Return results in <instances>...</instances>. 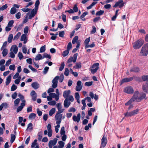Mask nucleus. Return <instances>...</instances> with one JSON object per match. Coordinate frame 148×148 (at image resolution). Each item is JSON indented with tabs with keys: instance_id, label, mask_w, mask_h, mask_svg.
<instances>
[{
	"instance_id": "nucleus-1",
	"label": "nucleus",
	"mask_w": 148,
	"mask_h": 148,
	"mask_svg": "<svg viewBox=\"0 0 148 148\" xmlns=\"http://www.w3.org/2000/svg\"><path fill=\"white\" fill-rule=\"evenodd\" d=\"M138 94L139 92L138 91H135L132 97L125 104V105H127L129 104H130L132 102L134 101L138 102H140V101H138V99L139 98H140V96H138Z\"/></svg>"
},
{
	"instance_id": "nucleus-2",
	"label": "nucleus",
	"mask_w": 148,
	"mask_h": 148,
	"mask_svg": "<svg viewBox=\"0 0 148 148\" xmlns=\"http://www.w3.org/2000/svg\"><path fill=\"white\" fill-rule=\"evenodd\" d=\"M148 53V43L144 45L142 47L140 55L141 56H146Z\"/></svg>"
},
{
	"instance_id": "nucleus-3",
	"label": "nucleus",
	"mask_w": 148,
	"mask_h": 148,
	"mask_svg": "<svg viewBox=\"0 0 148 148\" xmlns=\"http://www.w3.org/2000/svg\"><path fill=\"white\" fill-rule=\"evenodd\" d=\"M144 41L141 39L134 42L133 44V47L135 49L139 48L143 44Z\"/></svg>"
},
{
	"instance_id": "nucleus-4",
	"label": "nucleus",
	"mask_w": 148,
	"mask_h": 148,
	"mask_svg": "<svg viewBox=\"0 0 148 148\" xmlns=\"http://www.w3.org/2000/svg\"><path fill=\"white\" fill-rule=\"evenodd\" d=\"M139 111L138 109H137L132 111L130 112H127L125 114V116L126 117H130L134 116L138 113Z\"/></svg>"
},
{
	"instance_id": "nucleus-5",
	"label": "nucleus",
	"mask_w": 148,
	"mask_h": 148,
	"mask_svg": "<svg viewBox=\"0 0 148 148\" xmlns=\"http://www.w3.org/2000/svg\"><path fill=\"white\" fill-rule=\"evenodd\" d=\"M99 63H96L92 65L90 69V71L92 73L94 74L97 72L99 69Z\"/></svg>"
},
{
	"instance_id": "nucleus-6",
	"label": "nucleus",
	"mask_w": 148,
	"mask_h": 148,
	"mask_svg": "<svg viewBox=\"0 0 148 148\" xmlns=\"http://www.w3.org/2000/svg\"><path fill=\"white\" fill-rule=\"evenodd\" d=\"M59 76H56L52 80V87L55 88L57 87L58 80L59 79Z\"/></svg>"
},
{
	"instance_id": "nucleus-7",
	"label": "nucleus",
	"mask_w": 148,
	"mask_h": 148,
	"mask_svg": "<svg viewBox=\"0 0 148 148\" xmlns=\"http://www.w3.org/2000/svg\"><path fill=\"white\" fill-rule=\"evenodd\" d=\"M57 141L58 139L56 138H55L53 140H50L48 143L49 148H52L53 146H55L56 144Z\"/></svg>"
},
{
	"instance_id": "nucleus-8",
	"label": "nucleus",
	"mask_w": 148,
	"mask_h": 148,
	"mask_svg": "<svg viewBox=\"0 0 148 148\" xmlns=\"http://www.w3.org/2000/svg\"><path fill=\"white\" fill-rule=\"evenodd\" d=\"M62 117V114H58L57 113L56 114L55 118L56 121V124H60L61 122Z\"/></svg>"
},
{
	"instance_id": "nucleus-9",
	"label": "nucleus",
	"mask_w": 148,
	"mask_h": 148,
	"mask_svg": "<svg viewBox=\"0 0 148 148\" xmlns=\"http://www.w3.org/2000/svg\"><path fill=\"white\" fill-rule=\"evenodd\" d=\"M77 56L78 53H76L74 55L73 57H71L68 60L67 63H70L72 62L74 63L76 61Z\"/></svg>"
},
{
	"instance_id": "nucleus-10",
	"label": "nucleus",
	"mask_w": 148,
	"mask_h": 148,
	"mask_svg": "<svg viewBox=\"0 0 148 148\" xmlns=\"http://www.w3.org/2000/svg\"><path fill=\"white\" fill-rule=\"evenodd\" d=\"M107 143L106 137L104 135L101 140V147H104L106 145Z\"/></svg>"
},
{
	"instance_id": "nucleus-11",
	"label": "nucleus",
	"mask_w": 148,
	"mask_h": 148,
	"mask_svg": "<svg viewBox=\"0 0 148 148\" xmlns=\"http://www.w3.org/2000/svg\"><path fill=\"white\" fill-rule=\"evenodd\" d=\"M124 91L126 93L130 94L133 93L134 92L133 88L130 86L125 87L124 88Z\"/></svg>"
},
{
	"instance_id": "nucleus-12",
	"label": "nucleus",
	"mask_w": 148,
	"mask_h": 148,
	"mask_svg": "<svg viewBox=\"0 0 148 148\" xmlns=\"http://www.w3.org/2000/svg\"><path fill=\"white\" fill-rule=\"evenodd\" d=\"M80 81H78L77 83V86L75 88V90L77 91H80L82 89V85Z\"/></svg>"
},
{
	"instance_id": "nucleus-13",
	"label": "nucleus",
	"mask_w": 148,
	"mask_h": 148,
	"mask_svg": "<svg viewBox=\"0 0 148 148\" xmlns=\"http://www.w3.org/2000/svg\"><path fill=\"white\" fill-rule=\"evenodd\" d=\"M80 114L79 113H78L77 114V116L74 115L73 117V119L74 121L78 123L80 121Z\"/></svg>"
},
{
	"instance_id": "nucleus-14",
	"label": "nucleus",
	"mask_w": 148,
	"mask_h": 148,
	"mask_svg": "<svg viewBox=\"0 0 148 148\" xmlns=\"http://www.w3.org/2000/svg\"><path fill=\"white\" fill-rule=\"evenodd\" d=\"M25 101H23V103H22L21 105L18 107L17 108L16 112H18L21 111L25 105Z\"/></svg>"
},
{
	"instance_id": "nucleus-15",
	"label": "nucleus",
	"mask_w": 148,
	"mask_h": 148,
	"mask_svg": "<svg viewBox=\"0 0 148 148\" xmlns=\"http://www.w3.org/2000/svg\"><path fill=\"white\" fill-rule=\"evenodd\" d=\"M28 38L27 37V34H23L21 37V41H23L24 44L26 43L27 41Z\"/></svg>"
},
{
	"instance_id": "nucleus-16",
	"label": "nucleus",
	"mask_w": 148,
	"mask_h": 148,
	"mask_svg": "<svg viewBox=\"0 0 148 148\" xmlns=\"http://www.w3.org/2000/svg\"><path fill=\"white\" fill-rule=\"evenodd\" d=\"M30 95L32 97V100L34 101H35L37 97V94L36 93L35 91L34 90L32 91L30 93Z\"/></svg>"
},
{
	"instance_id": "nucleus-17",
	"label": "nucleus",
	"mask_w": 148,
	"mask_h": 148,
	"mask_svg": "<svg viewBox=\"0 0 148 148\" xmlns=\"http://www.w3.org/2000/svg\"><path fill=\"white\" fill-rule=\"evenodd\" d=\"M10 51L16 54L18 51V48L16 45H13L11 48Z\"/></svg>"
},
{
	"instance_id": "nucleus-18",
	"label": "nucleus",
	"mask_w": 148,
	"mask_h": 148,
	"mask_svg": "<svg viewBox=\"0 0 148 148\" xmlns=\"http://www.w3.org/2000/svg\"><path fill=\"white\" fill-rule=\"evenodd\" d=\"M37 140H35L32 143L31 146L32 148H39V146L38 144L37 143Z\"/></svg>"
},
{
	"instance_id": "nucleus-19",
	"label": "nucleus",
	"mask_w": 148,
	"mask_h": 148,
	"mask_svg": "<svg viewBox=\"0 0 148 148\" xmlns=\"http://www.w3.org/2000/svg\"><path fill=\"white\" fill-rule=\"evenodd\" d=\"M37 11L36 10L33 9L31 12L30 14L29 15L28 18L31 19L36 14Z\"/></svg>"
},
{
	"instance_id": "nucleus-20",
	"label": "nucleus",
	"mask_w": 148,
	"mask_h": 148,
	"mask_svg": "<svg viewBox=\"0 0 148 148\" xmlns=\"http://www.w3.org/2000/svg\"><path fill=\"white\" fill-rule=\"evenodd\" d=\"M32 86L35 89H37L39 87L40 85L37 82H33L31 84Z\"/></svg>"
},
{
	"instance_id": "nucleus-21",
	"label": "nucleus",
	"mask_w": 148,
	"mask_h": 148,
	"mask_svg": "<svg viewBox=\"0 0 148 148\" xmlns=\"http://www.w3.org/2000/svg\"><path fill=\"white\" fill-rule=\"evenodd\" d=\"M142 89L144 92L147 93H148V82H147L145 84L143 85Z\"/></svg>"
},
{
	"instance_id": "nucleus-22",
	"label": "nucleus",
	"mask_w": 148,
	"mask_h": 148,
	"mask_svg": "<svg viewBox=\"0 0 148 148\" xmlns=\"http://www.w3.org/2000/svg\"><path fill=\"white\" fill-rule=\"evenodd\" d=\"M133 79V78L132 77H131L129 78H125L123 79L121 81V83H124V82H130Z\"/></svg>"
},
{
	"instance_id": "nucleus-23",
	"label": "nucleus",
	"mask_w": 148,
	"mask_h": 148,
	"mask_svg": "<svg viewBox=\"0 0 148 148\" xmlns=\"http://www.w3.org/2000/svg\"><path fill=\"white\" fill-rule=\"evenodd\" d=\"M71 93V91L70 90L64 91L63 93V96L64 98H66Z\"/></svg>"
},
{
	"instance_id": "nucleus-24",
	"label": "nucleus",
	"mask_w": 148,
	"mask_h": 148,
	"mask_svg": "<svg viewBox=\"0 0 148 148\" xmlns=\"http://www.w3.org/2000/svg\"><path fill=\"white\" fill-rule=\"evenodd\" d=\"M71 102L67 100V99H65L64 102V106L66 108H68L70 106Z\"/></svg>"
},
{
	"instance_id": "nucleus-25",
	"label": "nucleus",
	"mask_w": 148,
	"mask_h": 148,
	"mask_svg": "<svg viewBox=\"0 0 148 148\" xmlns=\"http://www.w3.org/2000/svg\"><path fill=\"white\" fill-rule=\"evenodd\" d=\"M58 144L59 145L58 146V148H63L64 146L65 143L62 141H58Z\"/></svg>"
},
{
	"instance_id": "nucleus-26",
	"label": "nucleus",
	"mask_w": 148,
	"mask_h": 148,
	"mask_svg": "<svg viewBox=\"0 0 148 148\" xmlns=\"http://www.w3.org/2000/svg\"><path fill=\"white\" fill-rule=\"evenodd\" d=\"M11 78V75H9L6 79V81L5 82L6 85H8L10 83Z\"/></svg>"
},
{
	"instance_id": "nucleus-27",
	"label": "nucleus",
	"mask_w": 148,
	"mask_h": 148,
	"mask_svg": "<svg viewBox=\"0 0 148 148\" xmlns=\"http://www.w3.org/2000/svg\"><path fill=\"white\" fill-rule=\"evenodd\" d=\"M42 59H43V56H42L41 54H37L35 58V60L36 61Z\"/></svg>"
},
{
	"instance_id": "nucleus-28",
	"label": "nucleus",
	"mask_w": 148,
	"mask_h": 148,
	"mask_svg": "<svg viewBox=\"0 0 148 148\" xmlns=\"http://www.w3.org/2000/svg\"><path fill=\"white\" fill-rule=\"evenodd\" d=\"M33 129V125L32 123H30L28 124L26 130L30 131L32 130Z\"/></svg>"
},
{
	"instance_id": "nucleus-29",
	"label": "nucleus",
	"mask_w": 148,
	"mask_h": 148,
	"mask_svg": "<svg viewBox=\"0 0 148 148\" xmlns=\"http://www.w3.org/2000/svg\"><path fill=\"white\" fill-rule=\"evenodd\" d=\"M140 95V98H139L138 99V101H140L142 99L145 98L146 95L145 93H142Z\"/></svg>"
},
{
	"instance_id": "nucleus-30",
	"label": "nucleus",
	"mask_w": 148,
	"mask_h": 148,
	"mask_svg": "<svg viewBox=\"0 0 148 148\" xmlns=\"http://www.w3.org/2000/svg\"><path fill=\"white\" fill-rule=\"evenodd\" d=\"M2 50H3V51L2 52V54L3 56L5 57L8 54V50L7 49L5 48H4Z\"/></svg>"
},
{
	"instance_id": "nucleus-31",
	"label": "nucleus",
	"mask_w": 148,
	"mask_h": 148,
	"mask_svg": "<svg viewBox=\"0 0 148 148\" xmlns=\"http://www.w3.org/2000/svg\"><path fill=\"white\" fill-rule=\"evenodd\" d=\"M139 71V69L136 67H134L132 68L130 71L131 72H137Z\"/></svg>"
},
{
	"instance_id": "nucleus-32",
	"label": "nucleus",
	"mask_w": 148,
	"mask_h": 148,
	"mask_svg": "<svg viewBox=\"0 0 148 148\" xmlns=\"http://www.w3.org/2000/svg\"><path fill=\"white\" fill-rule=\"evenodd\" d=\"M56 112V108H52L49 111V115L50 116H51Z\"/></svg>"
},
{
	"instance_id": "nucleus-33",
	"label": "nucleus",
	"mask_w": 148,
	"mask_h": 148,
	"mask_svg": "<svg viewBox=\"0 0 148 148\" xmlns=\"http://www.w3.org/2000/svg\"><path fill=\"white\" fill-rule=\"evenodd\" d=\"M82 66L81 62H78L76 64V65L73 67V68L76 69L80 68Z\"/></svg>"
},
{
	"instance_id": "nucleus-34",
	"label": "nucleus",
	"mask_w": 148,
	"mask_h": 148,
	"mask_svg": "<svg viewBox=\"0 0 148 148\" xmlns=\"http://www.w3.org/2000/svg\"><path fill=\"white\" fill-rule=\"evenodd\" d=\"M40 4V1L39 0H37L36 2V3L35 4V8L34 10H36L37 11L38 8V6Z\"/></svg>"
},
{
	"instance_id": "nucleus-35",
	"label": "nucleus",
	"mask_w": 148,
	"mask_h": 148,
	"mask_svg": "<svg viewBox=\"0 0 148 148\" xmlns=\"http://www.w3.org/2000/svg\"><path fill=\"white\" fill-rule=\"evenodd\" d=\"M16 9L14 7L12 8L10 11V13L12 14H15L16 12Z\"/></svg>"
},
{
	"instance_id": "nucleus-36",
	"label": "nucleus",
	"mask_w": 148,
	"mask_h": 148,
	"mask_svg": "<svg viewBox=\"0 0 148 148\" xmlns=\"http://www.w3.org/2000/svg\"><path fill=\"white\" fill-rule=\"evenodd\" d=\"M11 140L10 142L11 143H12L15 140L16 136H15L13 134H11Z\"/></svg>"
},
{
	"instance_id": "nucleus-37",
	"label": "nucleus",
	"mask_w": 148,
	"mask_h": 148,
	"mask_svg": "<svg viewBox=\"0 0 148 148\" xmlns=\"http://www.w3.org/2000/svg\"><path fill=\"white\" fill-rule=\"evenodd\" d=\"M21 35V32H18L14 37V40H17Z\"/></svg>"
},
{
	"instance_id": "nucleus-38",
	"label": "nucleus",
	"mask_w": 148,
	"mask_h": 148,
	"mask_svg": "<svg viewBox=\"0 0 148 148\" xmlns=\"http://www.w3.org/2000/svg\"><path fill=\"white\" fill-rule=\"evenodd\" d=\"M13 38V35L12 34H10L8 36V42L10 43L12 42Z\"/></svg>"
},
{
	"instance_id": "nucleus-39",
	"label": "nucleus",
	"mask_w": 148,
	"mask_h": 148,
	"mask_svg": "<svg viewBox=\"0 0 148 148\" xmlns=\"http://www.w3.org/2000/svg\"><path fill=\"white\" fill-rule=\"evenodd\" d=\"M36 116V114L34 113H31L29 116V118L30 119H34Z\"/></svg>"
},
{
	"instance_id": "nucleus-40",
	"label": "nucleus",
	"mask_w": 148,
	"mask_h": 148,
	"mask_svg": "<svg viewBox=\"0 0 148 148\" xmlns=\"http://www.w3.org/2000/svg\"><path fill=\"white\" fill-rule=\"evenodd\" d=\"M119 11V10H117L116 11L115 15L112 18V21H114L116 19L118 15V12Z\"/></svg>"
},
{
	"instance_id": "nucleus-41",
	"label": "nucleus",
	"mask_w": 148,
	"mask_h": 148,
	"mask_svg": "<svg viewBox=\"0 0 148 148\" xmlns=\"http://www.w3.org/2000/svg\"><path fill=\"white\" fill-rule=\"evenodd\" d=\"M20 101V99L18 98L16 99L14 101V106H17L19 103Z\"/></svg>"
},
{
	"instance_id": "nucleus-42",
	"label": "nucleus",
	"mask_w": 148,
	"mask_h": 148,
	"mask_svg": "<svg viewBox=\"0 0 148 148\" xmlns=\"http://www.w3.org/2000/svg\"><path fill=\"white\" fill-rule=\"evenodd\" d=\"M45 58H48L50 59L51 58V57L50 55L46 53H45L43 54V58L44 59Z\"/></svg>"
},
{
	"instance_id": "nucleus-43",
	"label": "nucleus",
	"mask_w": 148,
	"mask_h": 148,
	"mask_svg": "<svg viewBox=\"0 0 148 148\" xmlns=\"http://www.w3.org/2000/svg\"><path fill=\"white\" fill-rule=\"evenodd\" d=\"M65 99H67L68 101H70L71 102L73 101L74 100V98L72 95H69Z\"/></svg>"
},
{
	"instance_id": "nucleus-44",
	"label": "nucleus",
	"mask_w": 148,
	"mask_h": 148,
	"mask_svg": "<svg viewBox=\"0 0 148 148\" xmlns=\"http://www.w3.org/2000/svg\"><path fill=\"white\" fill-rule=\"evenodd\" d=\"M14 23V21L13 20H11L8 23L7 26L8 27H10L11 28L13 27V25Z\"/></svg>"
},
{
	"instance_id": "nucleus-45",
	"label": "nucleus",
	"mask_w": 148,
	"mask_h": 148,
	"mask_svg": "<svg viewBox=\"0 0 148 148\" xmlns=\"http://www.w3.org/2000/svg\"><path fill=\"white\" fill-rule=\"evenodd\" d=\"M49 69V68L47 66H46L45 67V68L44 69L43 71V73L44 74H46Z\"/></svg>"
},
{
	"instance_id": "nucleus-46",
	"label": "nucleus",
	"mask_w": 148,
	"mask_h": 148,
	"mask_svg": "<svg viewBox=\"0 0 148 148\" xmlns=\"http://www.w3.org/2000/svg\"><path fill=\"white\" fill-rule=\"evenodd\" d=\"M38 140L40 141L41 140L42 138V132H40L38 133Z\"/></svg>"
},
{
	"instance_id": "nucleus-47",
	"label": "nucleus",
	"mask_w": 148,
	"mask_h": 148,
	"mask_svg": "<svg viewBox=\"0 0 148 148\" xmlns=\"http://www.w3.org/2000/svg\"><path fill=\"white\" fill-rule=\"evenodd\" d=\"M69 50L66 49V50L64 51L63 53L62 54L63 56L64 57L66 56L69 53Z\"/></svg>"
},
{
	"instance_id": "nucleus-48",
	"label": "nucleus",
	"mask_w": 148,
	"mask_h": 148,
	"mask_svg": "<svg viewBox=\"0 0 148 148\" xmlns=\"http://www.w3.org/2000/svg\"><path fill=\"white\" fill-rule=\"evenodd\" d=\"M56 102L55 101H49L48 102V104L51 106H54L56 104Z\"/></svg>"
},
{
	"instance_id": "nucleus-49",
	"label": "nucleus",
	"mask_w": 148,
	"mask_h": 148,
	"mask_svg": "<svg viewBox=\"0 0 148 148\" xmlns=\"http://www.w3.org/2000/svg\"><path fill=\"white\" fill-rule=\"evenodd\" d=\"M78 36H75L73 39L72 41V43L73 44H75L76 42H77V40H78Z\"/></svg>"
},
{
	"instance_id": "nucleus-50",
	"label": "nucleus",
	"mask_w": 148,
	"mask_h": 148,
	"mask_svg": "<svg viewBox=\"0 0 148 148\" xmlns=\"http://www.w3.org/2000/svg\"><path fill=\"white\" fill-rule=\"evenodd\" d=\"M60 134L61 135H62L64 134H65V131L64 130V127H61L60 130Z\"/></svg>"
},
{
	"instance_id": "nucleus-51",
	"label": "nucleus",
	"mask_w": 148,
	"mask_h": 148,
	"mask_svg": "<svg viewBox=\"0 0 148 148\" xmlns=\"http://www.w3.org/2000/svg\"><path fill=\"white\" fill-rule=\"evenodd\" d=\"M45 45L41 47L40 49V53H43L45 51Z\"/></svg>"
},
{
	"instance_id": "nucleus-52",
	"label": "nucleus",
	"mask_w": 148,
	"mask_h": 148,
	"mask_svg": "<svg viewBox=\"0 0 148 148\" xmlns=\"http://www.w3.org/2000/svg\"><path fill=\"white\" fill-rule=\"evenodd\" d=\"M97 2H94L89 6L87 8L88 10L91 9L94 5H95L96 3Z\"/></svg>"
},
{
	"instance_id": "nucleus-53",
	"label": "nucleus",
	"mask_w": 148,
	"mask_h": 148,
	"mask_svg": "<svg viewBox=\"0 0 148 148\" xmlns=\"http://www.w3.org/2000/svg\"><path fill=\"white\" fill-rule=\"evenodd\" d=\"M104 12V11L100 10L99 11L97 12L96 13V15L97 16H100L102 15Z\"/></svg>"
},
{
	"instance_id": "nucleus-54",
	"label": "nucleus",
	"mask_w": 148,
	"mask_h": 148,
	"mask_svg": "<svg viewBox=\"0 0 148 148\" xmlns=\"http://www.w3.org/2000/svg\"><path fill=\"white\" fill-rule=\"evenodd\" d=\"M96 31V28L94 26H92V29L90 32V33L91 34H93L95 33Z\"/></svg>"
},
{
	"instance_id": "nucleus-55",
	"label": "nucleus",
	"mask_w": 148,
	"mask_h": 148,
	"mask_svg": "<svg viewBox=\"0 0 148 148\" xmlns=\"http://www.w3.org/2000/svg\"><path fill=\"white\" fill-rule=\"evenodd\" d=\"M17 88V87L14 84H13L11 86V91H13L15 90Z\"/></svg>"
},
{
	"instance_id": "nucleus-56",
	"label": "nucleus",
	"mask_w": 148,
	"mask_h": 148,
	"mask_svg": "<svg viewBox=\"0 0 148 148\" xmlns=\"http://www.w3.org/2000/svg\"><path fill=\"white\" fill-rule=\"evenodd\" d=\"M8 7L7 4H5L0 8V11H3L4 10L8 8Z\"/></svg>"
},
{
	"instance_id": "nucleus-57",
	"label": "nucleus",
	"mask_w": 148,
	"mask_h": 148,
	"mask_svg": "<svg viewBox=\"0 0 148 148\" xmlns=\"http://www.w3.org/2000/svg\"><path fill=\"white\" fill-rule=\"evenodd\" d=\"M21 77L19 76L18 78L16 79H15L14 81V83L15 84H18L21 81Z\"/></svg>"
},
{
	"instance_id": "nucleus-58",
	"label": "nucleus",
	"mask_w": 148,
	"mask_h": 148,
	"mask_svg": "<svg viewBox=\"0 0 148 148\" xmlns=\"http://www.w3.org/2000/svg\"><path fill=\"white\" fill-rule=\"evenodd\" d=\"M64 65L65 64L64 62H62L61 63L59 68V70L60 71H61L63 70L64 68Z\"/></svg>"
},
{
	"instance_id": "nucleus-59",
	"label": "nucleus",
	"mask_w": 148,
	"mask_h": 148,
	"mask_svg": "<svg viewBox=\"0 0 148 148\" xmlns=\"http://www.w3.org/2000/svg\"><path fill=\"white\" fill-rule=\"evenodd\" d=\"M142 78L144 81H148V75L143 76H142Z\"/></svg>"
},
{
	"instance_id": "nucleus-60",
	"label": "nucleus",
	"mask_w": 148,
	"mask_h": 148,
	"mask_svg": "<svg viewBox=\"0 0 148 148\" xmlns=\"http://www.w3.org/2000/svg\"><path fill=\"white\" fill-rule=\"evenodd\" d=\"M69 69L67 68H66L65 69V71L64 72V75L66 76H68L69 75Z\"/></svg>"
},
{
	"instance_id": "nucleus-61",
	"label": "nucleus",
	"mask_w": 148,
	"mask_h": 148,
	"mask_svg": "<svg viewBox=\"0 0 148 148\" xmlns=\"http://www.w3.org/2000/svg\"><path fill=\"white\" fill-rule=\"evenodd\" d=\"M22 51L24 53H27V48L25 45H24L22 47Z\"/></svg>"
},
{
	"instance_id": "nucleus-62",
	"label": "nucleus",
	"mask_w": 148,
	"mask_h": 148,
	"mask_svg": "<svg viewBox=\"0 0 148 148\" xmlns=\"http://www.w3.org/2000/svg\"><path fill=\"white\" fill-rule=\"evenodd\" d=\"M18 56L19 57V59L21 60L23 58V56L22 53L21 52H19L18 54Z\"/></svg>"
},
{
	"instance_id": "nucleus-63",
	"label": "nucleus",
	"mask_w": 148,
	"mask_h": 148,
	"mask_svg": "<svg viewBox=\"0 0 148 148\" xmlns=\"http://www.w3.org/2000/svg\"><path fill=\"white\" fill-rule=\"evenodd\" d=\"M64 34V31L60 32L58 34L59 36L61 37H63Z\"/></svg>"
},
{
	"instance_id": "nucleus-64",
	"label": "nucleus",
	"mask_w": 148,
	"mask_h": 148,
	"mask_svg": "<svg viewBox=\"0 0 148 148\" xmlns=\"http://www.w3.org/2000/svg\"><path fill=\"white\" fill-rule=\"evenodd\" d=\"M21 14L20 12H18L15 15V17L17 19H19L21 18Z\"/></svg>"
}]
</instances>
